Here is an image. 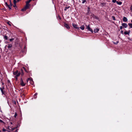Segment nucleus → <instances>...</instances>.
Instances as JSON below:
<instances>
[{
  "label": "nucleus",
  "instance_id": "obj_32",
  "mask_svg": "<svg viewBox=\"0 0 132 132\" xmlns=\"http://www.w3.org/2000/svg\"><path fill=\"white\" fill-rule=\"evenodd\" d=\"M7 23L10 26H11V24L9 22H8Z\"/></svg>",
  "mask_w": 132,
  "mask_h": 132
},
{
  "label": "nucleus",
  "instance_id": "obj_20",
  "mask_svg": "<svg viewBox=\"0 0 132 132\" xmlns=\"http://www.w3.org/2000/svg\"><path fill=\"white\" fill-rule=\"evenodd\" d=\"M69 6L67 7H65V9H64V10L66 11L69 8Z\"/></svg>",
  "mask_w": 132,
  "mask_h": 132
},
{
  "label": "nucleus",
  "instance_id": "obj_6",
  "mask_svg": "<svg viewBox=\"0 0 132 132\" xmlns=\"http://www.w3.org/2000/svg\"><path fill=\"white\" fill-rule=\"evenodd\" d=\"M122 26L125 28H126L127 26L128 25L126 23H123L122 24Z\"/></svg>",
  "mask_w": 132,
  "mask_h": 132
},
{
  "label": "nucleus",
  "instance_id": "obj_9",
  "mask_svg": "<svg viewBox=\"0 0 132 132\" xmlns=\"http://www.w3.org/2000/svg\"><path fill=\"white\" fill-rule=\"evenodd\" d=\"M30 6V5L29 4H26V6H25V7L27 9L29 8Z\"/></svg>",
  "mask_w": 132,
  "mask_h": 132
},
{
  "label": "nucleus",
  "instance_id": "obj_11",
  "mask_svg": "<svg viewBox=\"0 0 132 132\" xmlns=\"http://www.w3.org/2000/svg\"><path fill=\"white\" fill-rule=\"evenodd\" d=\"M0 89L1 90V92H2V94H4V90H3L4 88H0Z\"/></svg>",
  "mask_w": 132,
  "mask_h": 132
},
{
  "label": "nucleus",
  "instance_id": "obj_33",
  "mask_svg": "<svg viewBox=\"0 0 132 132\" xmlns=\"http://www.w3.org/2000/svg\"><path fill=\"white\" fill-rule=\"evenodd\" d=\"M122 29V26H120V29L121 30V29Z\"/></svg>",
  "mask_w": 132,
  "mask_h": 132
},
{
  "label": "nucleus",
  "instance_id": "obj_1",
  "mask_svg": "<svg viewBox=\"0 0 132 132\" xmlns=\"http://www.w3.org/2000/svg\"><path fill=\"white\" fill-rule=\"evenodd\" d=\"M13 74L15 76L14 78L16 79V80H17L18 77L20 75L21 73L20 72H18V70H17L14 72H13Z\"/></svg>",
  "mask_w": 132,
  "mask_h": 132
},
{
  "label": "nucleus",
  "instance_id": "obj_24",
  "mask_svg": "<svg viewBox=\"0 0 132 132\" xmlns=\"http://www.w3.org/2000/svg\"><path fill=\"white\" fill-rule=\"evenodd\" d=\"M17 116V113H15L14 114V117L15 118H16V117Z\"/></svg>",
  "mask_w": 132,
  "mask_h": 132
},
{
  "label": "nucleus",
  "instance_id": "obj_13",
  "mask_svg": "<svg viewBox=\"0 0 132 132\" xmlns=\"http://www.w3.org/2000/svg\"><path fill=\"white\" fill-rule=\"evenodd\" d=\"M80 28L82 30H84V25H82L81 26Z\"/></svg>",
  "mask_w": 132,
  "mask_h": 132
},
{
  "label": "nucleus",
  "instance_id": "obj_10",
  "mask_svg": "<svg viewBox=\"0 0 132 132\" xmlns=\"http://www.w3.org/2000/svg\"><path fill=\"white\" fill-rule=\"evenodd\" d=\"M123 21L125 22H126L127 21V19L126 17H124L123 18Z\"/></svg>",
  "mask_w": 132,
  "mask_h": 132
},
{
  "label": "nucleus",
  "instance_id": "obj_18",
  "mask_svg": "<svg viewBox=\"0 0 132 132\" xmlns=\"http://www.w3.org/2000/svg\"><path fill=\"white\" fill-rule=\"evenodd\" d=\"M27 9L24 7L21 10L23 11H25Z\"/></svg>",
  "mask_w": 132,
  "mask_h": 132
},
{
  "label": "nucleus",
  "instance_id": "obj_37",
  "mask_svg": "<svg viewBox=\"0 0 132 132\" xmlns=\"http://www.w3.org/2000/svg\"><path fill=\"white\" fill-rule=\"evenodd\" d=\"M37 93H36L34 95H35V96H36V95H37Z\"/></svg>",
  "mask_w": 132,
  "mask_h": 132
},
{
  "label": "nucleus",
  "instance_id": "obj_26",
  "mask_svg": "<svg viewBox=\"0 0 132 132\" xmlns=\"http://www.w3.org/2000/svg\"><path fill=\"white\" fill-rule=\"evenodd\" d=\"M112 2H113L115 3L116 2V0H112Z\"/></svg>",
  "mask_w": 132,
  "mask_h": 132
},
{
  "label": "nucleus",
  "instance_id": "obj_21",
  "mask_svg": "<svg viewBox=\"0 0 132 132\" xmlns=\"http://www.w3.org/2000/svg\"><path fill=\"white\" fill-rule=\"evenodd\" d=\"M21 75L22 76H23V74H24V73H23V70L22 69H21Z\"/></svg>",
  "mask_w": 132,
  "mask_h": 132
},
{
  "label": "nucleus",
  "instance_id": "obj_27",
  "mask_svg": "<svg viewBox=\"0 0 132 132\" xmlns=\"http://www.w3.org/2000/svg\"><path fill=\"white\" fill-rule=\"evenodd\" d=\"M0 122L1 123H4V122L2 120L0 119Z\"/></svg>",
  "mask_w": 132,
  "mask_h": 132
},
{
  "label": "nucleus",
  "instance_id": "obj_7",
  "mask_svg": "<svg viewBox=\"0 0 132 132\" xmlns=\"http://www.w3.org/2000/svg\"><path fill=\"white\" fill-rule=\"evenodd\" d=\"M13 2H14V5H13V6L14 7H15V9H16V3L17 2L15 0H14Z\"/></svg>",
  "mask_w": 132,
  "mask_h": 132
},
{
  "label": "nucleus",
  "instance_id": "obj_34",
  "mask_svg": "<svg viewBox=\"0 0 132 132\" xmlns=\"http://www.w3.org/2000/svg\"><path fill=\"white\" fill-rule=\"evenodd\" d=\"M23 69L24 70H25L26 71V69L25 68V67H23Z\"/></svg>",
  "mask_w": 132,
  "mask_h": 132
},
{
  "label": "nucleus",
  "instance_id": "obj_28",
  "mask_svg": "<svg viewBox=\"0 0 132 132\" xmlns=\"http://www.w3.org/2000/svg\"><path fill=\"white\" fill-rule=\"evenodd\" d=\"M14 39V38H11L10 39V41H12Z\"/></svg>",
  "mask_w": 132,
  "mask_h": 132
},
{
  "label": "nucleus",
  "instance_id": "obj_35",
  "mask_svg": "<svg viewBox=\"0 0 132 132\" xmlns=\"http://www.w3.org/2000/svg\"><path fill=\"white\" fill-rule=\"evenodd\" d=\"M15 0L16 1V2H19L21 1V0Z\"/></svg>",
  "mask_w": 132,
  "mask_h": 132
},
{
  "label": "nucleus",
  "instance_id": "obj_38",
  "mask_svg": "<svg viewBox=\"0 0 132 132\" xmlns=\"http://www.w3.org/2000/svg\"><path fill=\"white\" fill-rule=\"evenodd\" d=\"M29 79H30V78H28V79H27V82H28V80H29Z\"/></svg>",
  "mask_w": 132,
  "mask_h": 132
},
{
  "label": "nucleus",
  "instance_id": "obj_29",
  "mask_svg": "<svg viewBox=\"0 0 132 132\" xmlns=\"http://www.w3.org/2000/svg\"><path fill=\"white\" fill-rule=\"evenodd\" d=\"M2 130L3 131H6V130L5 129H2Z\"/></svg>",
  "mask_w": 132,
  "mask_h": 132
},
{
  "label": "nucleus",
  "instance_id": "obj_17",
  "mask_svg": "<svg viewBox=\"0 0 132 132\" xmlns=\"http://www.w3.org/2000/svg\"><path fill=\"white\" fill-rule=\"evenodd\" d=\"M128 25L130 28H132V24L131 23H128Z\"/></svg>",
  "mask_w": 132,
  "mask_h": 132
},
{
  "label": "nucleus",
  "instance_id": "obj_15",
  "mask_svg": "<svg viewBox=\"0 0 132 132\" xmlns=\"http://www.w3.org/2000/svg\"><path fill=\"white\" fill-rule=\"evenodd\" d=\"M116 3L117 4L119 5H121L122 4V3L121 2H118V1L116 2Z\"/></svg>",
  "mask_w": 132,
  "mask_h": 132
},
{
  "label": "nucleus",
  "instance_id": "obj_12",
  "mask_svg": "<svg viewBox=\"0 0 132 132\" xmlns=\"http://www.w3.org/2000/svg\"><path fill=\"white\" fill-rule=\"evenodd\" d=\"M72 26L73 27L75 28H77V25L75 24L74 23H73L72 24Z\"/></svg>",
  "mask_w": 132,
  "mask_h": 132
},
{
  "label": "nucleus",
  "instance_id": "obj_19",
  "mask_svg": "<svg viewBox=\"0 0 132 132\" xmlns=\"http://www.w3.org/2000/svg\"><path fill=\"white\" fill-rule=\"evenodd\" d=\"M12 46L11 44H9L8 45V47L9 48H10L12 47Z\"/></svg>",
  "mask_w": 132,
  "mask_h": 132
},
{
  "label": "nucleus",
  "instance_id": "obj_2",
  "mask_svg": "<svg viewBox=\"0 0 132 132\" xmlns=\"http://www.w3.org/2000/svg\"><path fill=\"white\" fill-rule=\"evenodd\" d=\"M20 84L21 86H25L26 85V83H24V82L22 79H21V80L20 81Z\"/></svg>",
  "mask_w": 132,
  "mask_h": 132
},
{
  "label": "nucleus",
  "instance_id": "obj_39",
  "mask_svg": "<svg viewBox=\"0 0 132 132\" xmlns=\"http://www.w3.org/2000/svg\"><path fill=\"white\" fill-rule=\"evenodd\" d=\"M88 9H90V8H89V7H88Z\"/></svg>",
  "mask_w": 132,
  "mask_h": 132
},
{
  "label": "nucleus",
  "instance_id": "obj_36",
  "mask_svg": "<svg viewBox=\"0 0 132 132\" xmlns=\"http://www.w3.org/2000/svg\"><path fill=\"white\" fill-rule=\"evenodd\" d=\"M5 4L7 6V5H8L7 4V3H5Z\"/></svg>",
  "mask_w": 132,
  "mask_h": 132
},
{
  "label": "nucleus",
  "instance_id": "obj_8",
  "mask_svg": "<svg viewBox=\"0 0 132 132\" xmlns=\"http://www.w3.org/2000/svg\"><path fill=\"white\" fill-rule=\"evenodd\" d=\"M99 31V29L98 28H95L94 30V32L95 33L98 32Z\"/></svg>",
  "mask_w": 132,
  "mask_h": 132
},
{
  "label": "nucleus",
  "instance_id": "obj_22",
  "mask_svg": "<svg viewBox=\"0 0 132 132\" xmlns=\"http://www.w3.org/2000/svg\"><path fill=\"white\" fill-rule=\"evenodd\" d=\"M4 39H6V40H7V36H4Z\"/></svg>",
  "mask_w": 132,
  "mask_h": 132
},
{
  "label": "nucleus",
  "instance_id": "obj_30",
  "mask_svg": "<svg viewBox=\"0 0 132 132\" xmlns=\"http://www.w3.org/2000/svg\"><path fill=\"white\" fill-rule=\"evenodd\" d=\"M118 43V42H116V43H114V42H113L114 43V44H117Z\"/></svg>",
  "mask_w": 132,
  "mask_h": 132
},
{
  "label": "nucleus",
  "instance_id": "obj_3",
  "mask_svg": "<svg viewBox=\"0 0 132 132\" xmlns=\"http://www.w3.org/2000/svg\"><path fill=\"white\" fill-rule=\"evenodd\" d=\"M86 26L87 27V29L88 30L90 31L92 33L93 32V30L90 28V27L89 26V25H88V26L86 25Z\"/></svg>",
  "mask_w": 132,
  "mask_h": 132
},
{
  "label": "nucleus",
  "instance_id": "obj_23",
  "mask_svg": "<svg viewBox=\"0 0 132 132\" xmlns=\"http://www.w3.org/2000/svg\"><path fill=\"white\" fill-rule=\"evenodd\" d=\"M112 17L113 20H115V17L114 16H112Z\"/></svg>",
  "mask_w": 132,
  "mask_h": 132
},
{
  "label": "nucleus",
  "instance_id": "obj_40",
  "mask_svg": "<svg viewBox=\"0 0 132 132\" xmlns=\"http://www.w3.org/2000/svg\"><path fill=\"white\" fill-rule=\"evenodd\" d=\"M1 132V130H0V132Z\"/></svg>",
  "mask_w": 132,
  "mask_h": 132
},
{
  "label": "nucleus",
  "instance_id": "obj_16",
  "mask_svg": "<svg viewBox=\"0 0 132 132\" xmlns=\"http://www.w3.org/2000/svg\"><path fill=\"white\" fill-rule=\"evenodd\" d=\"M12 6V5H11V4L10 5H7V6L8 7L9 9H11V7Z\"/></svg>",
  "mask_w": 132,
  "mask_h": 132
},
{
  "label": "nucleus",
  "instance_id": "obj_5",
  "mask_svg": "<svg viewBox=\"0 0 132 132\" xmlns=\"http://www.w3.org/2000/svg\"><path fill=\"white\" fill-rule=\"evenodd\" d=\"M7 129H8V130L7 131H8L10 132L11 131V130H14V129L12 128L11 127H8L7 128Z\"/></svg>",
  "mask_w": 132,
  "mask_h": 132
},
{
  "label": "nucleus",
  "instance_id": "obj_14",
  "mask_svg": "<svg viewBox=\"0 0 132 132\" xmlns=\"http://www.w3.org/2000/svg\"><path fill=\"white\" fill-rule=\"evenodd\" d=\"M130 33L129 32H127V31H125L124 32V34L125 35H129Z\"/></svg>",
  "mask_w": 132,
  "mask_h": 132
},
{
  "label": "nucleus",
  "instance_id": "obj_31",
  "mask_svg": "<svg viewBox=\"0 0 132 132\" xmlns=\"http://www.w3.org/2000/svg\"><path fill=\"white\" fill-rule=\"evenodd\" d=\"M130 9L132 11V5H131L130 7Z\"/></svg>",
  "mask_w": 132,
  "mask_h": 132
},
{
  "label": "nucleus",
  "instance_id": "obj_4",
  "mask_svg": "<svg viewBox=\"0 0 132 132\" xmlns=\"http://www.w3.org/2000/svg\"><path fill=\"white\" fill-rule=\"evenodd\" d=\"M64 26L68 29H69L70 28V27L69 25L67 23H64Z\"/></svg>",
  "mask_w": 132,
  "mask_h": 132
},
{
  "label": "nucleus",
  "instance_id": "obj_25",
  "mask_svg": "<svg viewBox=\"0 0 132 132\" xmlns=\"http://www.w3.org/2000/svg\"><path fill=\"white\" fill-rule=\"evenodd\" d=\"M86 0H83V1H82V4L84 3L85 2H86Z\"/></svg>",
  "mask_w": 132,
  "mask_h": 132
}]
</instances>
